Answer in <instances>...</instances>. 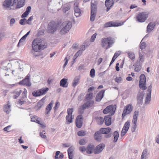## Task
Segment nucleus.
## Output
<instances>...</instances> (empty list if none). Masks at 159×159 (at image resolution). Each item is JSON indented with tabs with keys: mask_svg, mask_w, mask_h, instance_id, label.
<instances>
[{
	"mask_svg": "<svg viewBox=\"0 0 159 159\" xmlns=\"http://www.w3.org/2000/svg\"><path fill=\"white\" fill-rule=\"evenodd\" d=\"M114 2L113 0H106L105 1V5L107 7V11H108L111 7L113 5Z\"/></svg>",
	"mask_w": 159,
	"mask_h": 159,
	"instance_id": "nucleus-26",
	"label": "nucleus"
},
{
	"mask_svg": "<svg viewBox=\"0 0 159 159\" xmlns=\"http://www.w3.org/2000/svg\"><path fill=\"white\" fill-rule=\"evenodd\" d=\"M59 151H57L56 153V155L55 156V158L56 159H62L63 158L64 155L62 153H61Z\"/></svg>",
	"mask_w": 159,
	"mask_h": 159,
	"instance_id": "nucleus-39",
	"label": "nucleus"
},
{
	"mask_svg": "<svg viewBox=\"0 0 159 159\" xmlns=\"http://www.w3.org/2000/svg\"><path fill=\"white\" fill-rule=\"evenodd\" d=\"M60 105V103L58 102H57L55 104V106L54 107V109L55 110H57L59 107Z\"/></svg>",
	"mask_w": 159,
	"mask_h": 159,
	"instance_id": "nucleus-54",
	"label": "nucleus"
},
{
	"mask_svg": "<svg viewBox=\"0 0 159 159\" xmlns=\"http://www.w3.org/2000/svg\"><path fill=\"white\" fill-rule=\"evenodd\" d=\"M146 43L144 42L141 43L140 45V48L141 49L143 50L146 47Z\"/></svg>",
	"mask_w": 159,
	"mask_h": 159,
	"instance_id": "nucleus-52",
	"label": "nucleus"
},
{
	"mask_svg": "<svg viewBox=\"0 0 159 159\" xmlns=\"http://www.w3.org/2000/svg\"><path fill=\"white\" fill-rule=\"evenodd\" d=\"M156 25L155 22H151L150 23L147 27V30L148 32H150L154 29Z\"/></svg>",
	"mask_w": 159,
	"mask_h": 159,
	"instance_id": "nucleus-32",
	"label": "nucleus"
},
{
	"mask_svg": "<svg viewBox=\"0 0 159 159\" xmlns=\"http://www.w3.org/2000/svg\"><path fill=\"white\" fill-rule=\"evenodd\" d=\"M115 43L114 38L109 37L101 39V44L103 48L107 49L111 48Z\"/></svg>",
	"mask_w": 159,
	"mask_h": 159,
	"instance_id": "nucleus-3",
	"label": "nucleus"
},
{
	"mask_svg": "<svg viewBox=\"0 0 159 159\" xmlns=\"http://www.w3.org/2000/svg\"><path fill=\"white\" fill-rule=\"evenodd\" d=\"M33 19V17L32 16L30 17L27 20H26V23L28 24H30L31 23V21Z\"/></svg>",
	"mask_w": 159,
	"mask_h": 159,
	"instance_id": "nucleus-56",
	"label": "nucleus"
},
{
	"mask_svg": "<svg viewBox=\"0 0 159 159\" xmlns=\"http://www.w3.org/2000/svg\"><path fill=\"white\" fill-rule=\"evenodd\" d=\"M74 14L76 17H79L80 16L81 11L79 7H74Z\"/></svg>",
	"mask_w": 159,
	"mask_h": 159,
	"instance_id": "nucleus-34",
	"label": "nucleus"
},
{
	"mask_svg": "<svg viewBox=\"0 0 159 159\" xmlns=\"http://www.w3.org/2000/svg\"><path fill=\"white\" fill-rule=\"evenodd\" d=\"M53 104V101H52L47 106L46 108V114H48L51 110Z\"/></svg>",
	"mask_w": 159,
	"mask_h": 159,
	"instance_id": "nucleus-36",
	"label": "nucleus"
},
{
	"mask_svg": "<svg viewBox=\"0 0 159 159\" xmlns=\"http://www.w3.org/2000/svg\"><path fill=\"white\" fill-rule=\"evenodd\" d=\"M128 57L131 59H134L135 58V55L134 52H130L128 53Z\"/></svg>",
	"mask_w": 159,
	"mask_h": 159,
	"instance_id": "nucleus-44",
	"label": "nucleus"
},
{
	"mask_svg": "<svg viewBox=\"0 0 159 159\" xmlns=\"http://www.w3.org/2000/svg\"><path fill=\"white\" fill-rule=\"evenodd\" d=\"M122 80V78L121 77H117L115 79L116 82L119 83H120Z\"/></svg>",
	"mask_w": 159,
	"mask_h": 159,
	"instance_id": "nucleus-49",
	"label": "nucleus"
},
{
	"mask_svg": "<svg viewBox=\"0 0 159 159\" xmlns=\"http://www.w3.org/2000/svg\"><path fill=\"white\" fill-rule=\"evenodd\" d=\"M8 103L7 105H5L4 107V110L5 112L7 113H8L10 111V106Z\"/></svg>",
	"mask_w": 159,
	"mask_h": 159,
	"instance_id": "nucleus-43",
	"label": "nucleus"
},
{
	"mask_svg": "<svg viewBox=\"0 0 159 159\" xmlns=\"http://www.w3.org/2000/svg\"><path fill=\"white\" fill-rule=\"evenodd\" d=\"M85 49V46L84 45H82L81 46L80 48V50H81L82 52L84 51Z\"/></svg>",
	"mask_w": 159,
	"mask_h": 159,
	"instance_id": "nucleus-64",
	"label": "nucleus"
},
{
	"mask_svg": "<svg viewBox=\"0 0 159 159\" xmlns=\"http://www.w3.org/2000/svg\"><path fill=\"white\" fill-rule=\"evenodd\" d=\"M45 133H44V134H43L42 132H40V136L42 138L44 139H46V136L45 135Z\"/></svg>",
	"mask_w": 159,
	"mask_h": 159,
	"instance_id": "nucleus-57",
	"label": "nucleus"
},
{
	"mask_svg": "<svg viewBox=\"0 0 159 159\" xmlns=\"http://www.w3.org/2000/svg\"><path fill=\"white\" fill-rule=\"evenodd\" d=\"M64 61H65V62L63 65V68H65L66 67V66L68 63V61L67 57H66L64 59Z\"/></svg>",
	"mask_w": 159,
	"mask_h": 159,
	"instance_id": "nucleus-61",
	"label": "nucleus"
},
{
	"mask_svg": "<svg viewBox=\"0 0 159 159\" xmlns=\"http://www.w3.org/2000/svg\"><path fill=\"white\" fill-rule=\"evenodd\" d=\"M141 70V67L140 66H139L138 67H136L135 68V70L136 71L138 72L140 71Z\"/></svg>",
	"mask_w": 159,
	"mask_h": 159,
	"instance_id": "nucleus-63",
	"label": "nucleus"
},
{
	"mask_svg": "<svg viewBox=\"0 0 159 159\" xmlns=\"http://www.w3.org/2000/svg\"><path fill=\"white\" fill-rule=\"evenodd\" d=\"M105 123V125L107 126H109L111 124V116H106L104 118Z\"/></svg>",
	"mask_w": 159,
	"mask_h": 159,
	"instance_id": "nucleus-30",
	"label": "nucleus"
},
{
	"mask_svg": "<svg viewBox=\"0 0 159 159\" xmlns=\"http://www.w3.org/2000/svg\"><path fill=\"white\" fill-rule=\"evenodd\" d=\"M93 94L90 93L86 95L85 97V101L87 102L83 105L80 106L79 108V112L81 114L83 113V111L86 108L92 106L94 103V102L91 100L93 98Z\"/></svg>",
	"mask_w": 159,
	"mask_h": 159,
	"instance_id": "nucleus-2",
	"label": "nucleus"
},
{
	"mask_svg": "<svg viewBox=\"0 0 159 159\" xmlns=\"http://www.w3.org/2000/svg\"><path fill=\"white\" fill-rule=\"evenodd\" d=\"M120 52L118 51L116 52L115 53L114 56H115V57L117 58L118 56H119L120 54Z\"/></svg>",
	"mask_w": 159,
	"mask_h": 159,
	"instance_id": "nucleus-58",
	"label": "nucleus"
},
{
	"mask_svg": "<svg viewBox=\"0 0 159 159\" xmlns=\"http://www.w3.org/2000/svg\"><path fill=\"white\" fill-rule=\"evenodd\" d=\"M111 130V129L109 127L107 128H101L99 131L101 134H109Z\"/></svg>",
	"mask_w": 159,
	"mask_h": 159,
	"instance_id": "nucleus-28",
	"label": "nucleus"
},
{
	"mask_svg": "<svg viewBox=\"0 0 159 159\" xmlns=\"http://www.w3.org/2000/svg\"><path fill=\"white\" fill-rule=\"evenodd\" d=\"M79 150L82 152H84L85 151L86 152V148L84 146L80 147L79 148Z\"/></svg>",
	"mask_w": 159,
	"mask_h": 159,
	"instance_id": "nucleus-53",
	"label": "nucleus"
},
{
	"mask_svg": "<svg viewBox=\"0 0 159 159\" xmlns=\"http://www.w3.org/2000/svg\"><path fill=\"white\" fill-rule=\"evenodd\" d=\"M32 46L34 51L38 52L46 48L47 44L41 39H35L32 42Z\"/></svg>",
	"mask_w": 159,
	"mask_h": 159,
	"instance_id": "nucleus-1",
	"label": "nucleus"
},
{
	"mask_svg": "<svg viewBox=\"0 0 159 159\" xmlns=\"http://www.w3.org/2000/svg\"><path fill=\"white\" fill-rule=\"evenodd\" d=\"M95 146L94 145L89 143L86 147V153L88 154H92L94 150Z\"/></svg>",
	"mask_w": 159,
	"mask_h": 159,
	"instance_id": "nucleus-21",
	"label": "nucleus"
},
{
	"mask_svg": "<svg viewBox=\"0 0 159 159\" xmlns=\"http://www.w3.org/2000/svg\"><path fill=\"white\" fill-rule=\"evenodd\" d=\"M133 110V107L130 104L125 107L122 114V118L124 117L126 115L130 113Z\"/></svg>",
	"mask_w": 159,
	"mask_h": 159,
	"instance_id": "nucleus-13",
	"label": "nucleus"
},
{
	"mask_svg": "<svg viewBox=\"0 0 159 159\" xmlns=\"http://www.w3.org/2000/svg\"><path fill=\"white\" fill-rule=\"evenodd\" d=\"M27 93V90L25 88L24 89L22 94V97L18 101L17 104H18L21 105L26 102Z\"/></svg>",
	"mask_w": 159,
	"mask_h": 159,
	"instance_id": "nucleus-11",
	"label": "nucleus"
},
{
	"mask_svg": "<svg viewBox=\"0 0 159 159\" xmlns=\"http://www.w3.org/2000/svg\"><path fill=\"white\" fill-rule=\"evenodd\" d=\"M120 23H116L113 21H109L106 23L104 25L105 27H108L111 26H118L120 25Z\"/></svg>",
	"mask_w": 159,
	"mask_h": 159,
	"instance_id": "nucleus-24",
	"label": "nucleus"
},
{
	"mask_svg": "<svg viewBox=\"0 0 159 159\" xmlns=\"http://www.w3.org/2000/svg\"><path fill=\"white\" fill-rule=\"evenodd\" d=\"M130 126V122L129 121H127L124 124L123 128L121 132V136H124L127 132Z\"/></svg>",
	"mask_w": 159,
	"mask_h": 159,
	"instance_id": "nucleus-16",
	"label": "nucleus"
},
{
	"mask_svg": "<svg viewBox=\"0 0 159 159\" xmlns=\"http://www.w3.org/2000/svg\"><path fill=\"white\" fill-rule=\"evenodd\" d=\"M83 118L82 115H79L77 117L75 124L77 127L78 128H80L82 125Z\"/></svg>",
	"mask_w": 159,
	"mask_h": 159,
	"instance_id": "nucleus-15",
	"label": "nucleus"
},
{
	"mask_svg": "<svg viewBox=\"0 0 159 159\" xmlns=\"http://www.w3.org/2000/svg\"><path fill=\"white\" fill-rule=\"evenodd\" d=\"M25 39L26 38L24 36H23L20 40L18 44V46H19L21 44L24 42Z\"/></svg>",
	"mask_w": 159,
	"mask_h": 159,
	"instance_id": "nucleus-46",
	"label": "nucleus"
},
{
	"mask_svg": "<svg viewBox=\"0 0 159 159\" xmlns=\"http://www.w3.org/2000/svg\"><path fill=\"white\" fill-rule=\"evenodd\" d=\"M74 109L73 108H68L67 111V115L66 116V124H69L72 122V120L74 118L73 116H72V114L73 111Z\"/></svg>",
	"mask_w": 159,
	"mask_h": 159,
	"instance_id": "nucleus-8",
	"label": "nucleus"
},
{
	"mask_svg": "<svg viewBox=\"0 0 159 159\" xmlns=\"http://www.w3.org/2000/svg\"><path fill=\"white\" fill-rule=\"evenodd\" d=\"M31 10V7L30 6L28 7L26 9V10L21 15V17H26L29 14Z\"/></svg>",
	"mask_w": 159,
	"mask_h": 159,
	"instance_id": "nucleus-38",
	"label": "nucleus"
},
{
	"mask_svg": "<svg viewBox=\"0 0 159 159\" xmlns=\"http://www.w3.org/2000/svg\"><path fill=\"white\" fill-rule=\"evenodd\" d=\"M119 133L117 131H115L113 133L114 136V142H116L118 138L119 137Z\"/></svg>",
	"mask_w": 159,
	"mask_h": 159,
	"instance_id": "nucleus-41",
	"label": "nucleus"
},
{
	"mask_svg": "<svg viewBox=\"0 0 159 159\" xmlns=\"http://www.w3.org/2000/svg\"><path fill=\"white\" fill-rule=\"evenodd\" d=\"M72 26L71 22L69 21L63 22L60 27L62 28L60 31L61 34H65L67 33L70 29Z\"/></svg>",
	"mask_w": 159,
	"mask_h": 159,
	"instance_id": "nucleus-4",
	"label": "nucleus"
},
{
	"mask_svg": "<svg viewBox=\"0 0 159 159\" xmlns=\"http://www.w3.org/2000/svg\"><path fill=\"white\" fill-rule=\"evenodd\" d=\"M139 114V111H135L134 114L133 118L132 123V127L133 129V131L135 130L136 127V124Z\"/></svg>",
	"mask_w": 159,
	"mask_h": 159,
	"instance_id": "nucleus-12",
	"label": "nucleus"
},
{
	"mask_svg": "<svg viewBox=\"0 0 159 159\" xmlns=\"http://www.w3.org/2000/svg\"><path fill=\"white\" fill-rule=\"evenodd\" d=\"M105 90H102L99 92L97 95L96 97V101L97 102L100 101L104 95Z\"/></svg>",
	"mask_w": 159,
	"mask_h": 159,
	"instance_id": "nucleus-25",
	"label": "nucleus"
},
{
	"mask_svg": "<svg viewBox=\"0 0 159 159\" xmlns=\"http://www.w3.org/2000/svg\"><path fill=\"white\" fill-rule=\"evenodd\" d=\"M70 8V7H64L63 8V11L65 12L68 11Z\"/></svg>",
	"mask_w": 159,
	"mask_h": 159,
	"instance_id": "nucleus-59",
	"label": "nucleus"
},
{
	"mask_svg": "<svg viewBox=\"0 0 159 159\" xmlns=\"http://www.w3.org/2000/svg\"><path fill=\"white\" fill-rule=\"evenodd\" d=\"M22 92L21 90H16L14 91L12 93L13 97L14 99H16L20 95V94Z\"/></svg>",
	"mask_w": 159,
	"mask_h": 159,
	"instance_id": "nucleus-35",
	"label": "nucleus"
},
{
	"mask_svg": "<svg viewBox=\"0 0 159 159\" xmlns=\"http://www.w3.org/2000/svg\"><path fill=\"white\" fill-rule=\"evenodd\" d=\"M148 14L146 12L139 13L135 16L136 20L139 22H144L148 17Z\"/></svg>",
	"mask_w": 159,
	"mask_h": 159,
	"instance_id": "nucleus-6",
	"label": "nucleus"
},
{
	"mask_svg": "<svg viewBox=\"0 0 159 159\" xmlns=\"http://www.w3.org/2000/svg\"><path fill=\"white\" fill-rule=\"evenodd\" d=\"M95 70L93 68L91 70L90 73V75L91 77L93 78L94 77L95 75Z\"/></svg>",
	"mask_w": 159,
	"mask_h": 159,
	"instance_id": "nucleus-47",
	"label": "nucleus"
},
{
	"mask_svg": "<svg viewBox=\"0 0 159 159\" xmlns=\"http://www.w3.org/2000/svg\"><path fill=\"white\" fill-rule=\"evenodd\" d=\"M104 121V119L102 117H100L98 120V124L99 125L102 124Z\"/></svg>",
	"mask_w": 159,
	"mask_h": 159,
	"instance_id": "nucleus-50",
	"label": "nucleus"
},
{
	"mask_svg": "<svg viewBox=\"0 0 159 159\" xmlns=\"http://www.w3.org/2000/svg\"><path fill=\"white\" fill-rule=\"evenodd\" d=\"M97 12L91 11V16L90 18V20L92 21H93L95 19V17L96 16Z\"/></svg>",
	"mask_w": 159,
	"mask_h": 159,
	"instance_id": "nucleus-42",
	"label": "nucleus"
},
{
	"mask_svg": "<svg viewBox=\"0 0 159 159\" xmlns=\"http://www.w3.org/2000/svg\"><path fill=\"white\" fill-rule=\"evenodd\" d=\"M146 85V78L145 75L143 74H141L140 76V80L139 86L140 89L145 90L147 89Z\"/></svg>",
	"mask_w": 159,
	"mask_h": 159,
	"instance_id": "nucleus-9",
	"label": "nucleus"
},
{
	"mask_svg": "<svg viewBox=\"0 0 159 159\" xmlns=\"http://www.w3.org/2000/svg\"><path fill=\"white\" fill-rule=\"evenodd\" d=\"M67 79L65 78L62 79L60 81V86L63 87H67L68 86L67 83Z\"/></svg>",
	"mask_w": 159,
	"mask_h": 159,
	"instance_id": "nucleus-31",
	"label": "nucleus"
},
{
	"mask_svg": "<svg viewBox=\"0 0 159 159\" xmlns=\"http://www.w3.org/2000/svg\"><path fill=\"white\" fill-rule=\"evenodd\" d=\"M25 0H14V3L16 4V8H19L22 7L24 5Z\"/></svg>",
	"mask_w": 159,
	"mask_h": 159,
	"instance_id": "nucleus-23",
	"label": "nucleus"
},
{
	"mask_svg": "<svg viewBox=\"0 0 159 159\" xmlns=\"http://www.w3.org/2000/svg\"><path fill=\"white\" fill-rule=\"evenodd\" d=\"M147 150L146 149L143 150L141 157V159H146L147 158Z\"/></svg>",
	"mask_w": 159,
	"mask_h": 159,
	"instance_id": "nucleus-40",
	"label": "nucleus"
},
{
	"mask_svg": "<svg viewBox=\"0 0 159 159\" xmlns=\"http://www.w3.org/2000/svg\"><path fill=\"white\" fill-rule=\"evenodd\" d=\"M40 119L36 116H31V121L36 122L40 125V126L42 128L44 127L45 125L41 123L40 120Z\"/></svg>",
	"mask_w": 159,
	"mask_h": 159,
	"instance_id": "nucleus-17",
	"label": "nucleus"
},
{
	"mask_svg": "<svg viewBox=\"0 0 159 159\" xmlns=\"http://www.w3.org/2000/svg\"><path fill=\"white\" fill-rule=\"evenodd\" d=\"M48 90L49 89L48 88L44 89H41L34 91L32 93V94L34 97L40 96L45 94Z\"/></svg>",
	"mask_w": 159,
	"mask_h": 159,
	"instance_id": "nucleus-10",
	"label": "nucleus"
},
{
	"mask_svg": "<svg viewBox=\"0 0 159 159\" xmlns=\"http://www.w3.org/2000/svg\"><path fill=\"white\" fill-rule=\"evenodd\" d=\"M26 22V19H21L20 21V24L21 25H23L25 23V22Z\"/></svg>",
	"mask_w": 159,
	"mask_h": 159,
	"instance_id": "nucleus-55",
	"label": "nucleus"
},
{
	"mask_svg": "<svg viewBox=\"0 0 159 159\" xmlns=\"http://www.w3.org/2000/svg\"><path fill=\"white\" fill-rule=\"evenodd\" d=\"M60 23H56L55 21H52L48 25V32L49 33H53L57 29Z\"/></svg>",
	"mask_w": 159,
	"mask_h": 159,
	"instance_id": "nucleus-5",
	"label": "nucleus"
},
{
	"mask_svg": "<svg viewBox=\"0 0 159 159\" xmlns=\"http://www.w3.org/2000/svg\"><path fill=\"white\" fill-rule=\"evenodd\" d=\"M80 79V77L79 76L75 77L72 83V86L74 87H75L78 84Z\"/></svg>",
	"mask_w": 159,
	"mask_h": 159,
	"instance_id": "nucleus-37",
	"label": "nucleus"
},
{
	"mask_svg": "<svg viewBox=\"0 0 159 159\" xmlns=\"http://www.w3.org/2000/svg\"><path fill=\"white\" fill-rule=\"evenodd\" d=\"M73 147L72 146L70 147L68 149V153L69 159H72L73 158Z\"/></svg>",
	"mask_w": 159,
	"mask_h": 159,
	"instance_id": "nucleus-33",
	"label": "nucleus"
},
{
	"mask_svg": "<svg viewBox=\"0 0 159 159\" xmlns=\"http://www.w3.org/2000/svg\"><path fill=\"white\" fill-rule=\"evenodd\" d=\"M97 35V33H95L92 35L90 39V41L91 42H93L94 41Z\"/></svg>",
	"mask_w": 159,
	"mask_h": 159,
	"instance_id": "nucleus-51",
	"label": "nucleus"
},
{
	"mask_svg": "<svg viewBox=\"0 0 159 159\" xmlns=\"http://www.w3.org/2000/svg\"><path fill=\"white\" fill-rule=\"evenodd\" d=\"M79 143L80 145H84L86 143V142L85 139H82L79 140Z\"/></svg>",
	"mask_w": 159,
	"mask_h": 159,
	"instance_id": "nucleus-48",
	"label": "nucleus"
},
{
	"mask_svg": "<svg viewBox=\"0 0 159 159\" xmlns=\"http://www.w3.org/2000/svg\"><path fill=\"white\" fill-rule=\"evenodd\" d=\"M98 2L94 1H92L91 3V11L97 12Z\"/></svg>",
	"mask_w": 159,
	"mask_h": 159,
	"instance_id": "nucleus-20",
	"label": "nucleus"
},
{
	"mask_svg": "<svg viewBox=\"0 0 159 159\" xmlns=\"http://www.w3.org/2000/svg\"><path fill=\"white\" fill-rule=\"evenodd\" d=\"M30 75H27L25 79L20 81L18 84H19L25 85L29 87L31 85V83L30 81Z\"/></svg>",
	"mask_w": 159,
	"mask_h": 159,
	"instance_id": "nucleus-14",
	"label": "nucleus"
},
{
	"mask_svg": "<svg viewBox=\"0 0 159 159\" xmlns=\"http://www.w3.org/2000/svg\"><path fill=\"white\" fill-rule=\"evenodd\" d=\"M105 147V145L103 144H101L98 145L95 148H94V153L98 154L103 150Z\"/></svg>",
	"mask_w": 159,
	"mask_h": 159,
	"instance_id": "nucleus-18",
	"label": "nucleus"
},
{
	"mask_svg": "<svg viewBox=\"0 0 159 159\" xmlns=\"http://www.w3.org/2000/svg\"><path fill=\"white\" fill-rule=\"evenodd\" d=\"M11 127L10 125H8L7 126L5 127L3 129V130L4 131H7V132H9V131H8V130Z\"/></svg>",
	"mask_w": 159,
	"mask_h": 159,
	"instance_id": "nucleus-62",
	"label": "nucleus"
},
{
	"mask_svg": "<svg viewBox=\"0 0 159 159\" xmlns=\"http://www.w3.org/2000/svg\"><path fill=\"white\" fill-rule=\"evenodd\" d=\"M77 134L79 136H82L85 135H86V133L85 131L81 130L78 132Z\"/></svg>",
	"mask_w": 159,
	"mask_h": 159,
	"instance_id": "nucleus-45",
	"label": "nucleus"
},
{
	"mask_svg": "<svg viewBox=\"0 0 159 159\" xmlns=\"http://www.w3.org/2000/svg\"><path fill=\"white\" fill-rule=\"evenodd\" d=\"M101 133L100 131H98L96 132L94 135V137L95 139L98 141H100L102 139Z\"/></svg>",
	"mask_w": 159,
	"mask_h": 159,
	"instance_id": "nucleus-27",
	"label": "nucleus"
},
{
	"mask_svg": "<svg viewBox=\"0 0 159 159\" xmlns=\"http://www.w3.org/2000/svg\"><path fill=\"white\" fill-rule=\"evenodd\" d=\"M0 36H1V37L2 38H3L5 37V36L6 35V33L5 32H3L2 33H0Z\"/></svg>",
	"mask_w": 159,
	"mask_h": 159,
	"instance_id": "nucleus-60",
	"label": "nucleus"
},
{
	"mask_svg": "<svg viewBox=\"0 0 159 159\" xmlns=\"http://www.w3.org/2000/svg\"><path fill=\"white\" fill-rule=\"evenodd\" d=\"M25 0H14V3L16 4V8H19L22 7L24 5Z\"/></svg>",
	"mask_w": 159,
	"mask_h": 159,
	"instance_id": "nucleus-22",
	"label": "nucleus"
},
{
	"mask_svg": "<svg viewBox=\"0 0 159 159\" xmlns=\"http://www.w3.org/2000/svg\"><path fill=\"white\" fill-rule=\"evenodd\" d=\"M12 0H5L3 2L2 6L6 8H9L12 4Z\"/></svg>",
	"mask_w": 159,
	"mask_h": 159,
	"instance_id": "nucleus-29",
	"label": "nucleus"
},
{
	"mask_svg": "<svg viewBox=\"0 0 159 159\" xmlns=\"http://www.w3.org/2000/svg\"><path fill=\"white\" fill-rule=\"evenodd\" d=\"M152 88V86L151 84L148 88V90L147 92V97L145 100V102L148 103V102L150 101L151 98V93Z\"/></svg>",
	"mask_w": 159,
	"mask_h": 159,
	"instance_id": "nucleus-19",
	"label": "nucleus"
},
{
	"mask_svg": "<svg viewBox=\"0 0 159 159\" xmlns=\"http://www.w3.org/2000/svg\"><path fill=\"white\" fill-rule=\"evenodd\" d=\"M116 107V105H110L107 107L106 108L103 110V112L104 114L109 113L111 114L110 116L112 115H114L115 113Z\"/></svg>",
	"mask_w": 159,
	"mask_h": 159,
	"instance_id": "nucleus-7",
	"label": "nucleus"
}]
</instances>
